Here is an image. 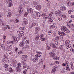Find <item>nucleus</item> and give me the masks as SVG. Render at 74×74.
<instances>
[{
  "label": "nucleus",
  "instance_id": "obj_64",
  "mask_svg": "<svg viewBox=\"0 0 74 74\" xmlns=\"http://www.w3.org/2000/svg\"><path fill=\"white\" fill-rule=\"evenodd\" d=\"M72 29L73 31L74 30V25H73V26L72 27Z\"/></svg>",
  "mask_w": 74,
  "mask_h": 74
},
{
  "label": "nucleus",
  "instance_id": "obj_62",
  "mask_svg": "<svg viewBox=\"0 0 74 74\" xmlns=\"http://www.w3.org/2000/svg\"><path fill=\"white\" fill-rule=\"evenodd\" d=\"M51 20H52V18H51V17H49L48 18V20L49 21H51Z\"/></svg>",
  "mask_w": 74,
  "mask_h": 74
},
{
  "label": "nucleus",
  "instance_id": "obj_44",
  "mask_svg": "<svg viewBox=\"0 0 74 74\" xmlns=\"http://www.w3.org/2000/svg\"><path fill=\"white\" fill-rule=\"evenodd\" d=\"M50 27L51 29H53V26L52 25H50Z\"/></svg>",
  "mask_w": 74,
  "mask_h": 74
},
{
  "label": "nucleus",
  "instance_id": "obj_29",
  "mask_svg": "<svg viewBox=\"0 0 74 74\" xmlns=\"http://www.w3.org/2000/svg\"><path fill=\"white\" fill-rule=\"evenodd\" d=\"M53 59L54 60H59V57H55L53 58Z\"/></svg>",
  "mask_w": 74,
  "mask_h": 74
},
{
  "label": "nucleus",
  "instance_id": "obj_41",
  "mask_svg": "<svg viewBox=\"0 0 74 74\" xmlns=\"http://www.w3.org/2000/svg\"><path fill=\"white\" fill-rule=\"evenodd\" d=\"M21 64H23V65H25L26 66V63L24 62L23 61L21 62Z\"/></svg>",
  "mask_w": 74,
  "mask_h": 74
},
{
  "label": "nucleus",
  "instance_id": "obj_19",
  "mask_svg": "<svg viewBox=\"0 0 74 74\" xmlns=\"http://www.w3.org/2000/svg\"><path fill=\"white\" fill-rule=\"evenodd\" d=\"M25 45V42H21L20 44V47H23Z\"/></svg>",
  "mask_w": 74,
  "mask_h": 74
},
{
  "label": "nucleus",
  "instance_id": "obj_53",
  "mask_svg": "<svg viewBox=\"0 0 74 74\" xmlns=\"http://www.w3.org/2000/svg\"><path fill=\"white\" fill-rule=\"evenodd\" d=\"M70 51L72 52H73L74 51V49H70Z\"/></svg>",
  "mask_w": 74,
  "mask_h": 74
},
{
  "label": "nucleus",
  "instance_id": "obj_56",
  "mask_svg": "<svg viewBox=\"0 0 74 74\" xmlns=\"http://www.w3.org/2000/svg\"><path fill=\"white\" fill-rule=\"evenodd\" d=\"M59 48L60 49L62 50L63 49V46L61 45L60 46Z\"/></svg>",
  "mask_w": 74,
  "mask_h": 74
},
{
  "label": "nucleus",
  "instance_id": "obj_52",
  "mask_svg": "<svg viewBox=\"0 0 74 74\" xmlns=\"http://www.w3.org/2000/svg\"><path fill=\"white\" fill-rule=\"evenodd\" d=\"M6 61L7 63H10V60H9V59H8Z\"/></svg>",
  "mask_w": 74,
  "mask_h": 74
},
{
  "label": "nucleus",
  "instance_id": "obj_14",
  "mask_svg": "<svg viewBox=\"0 0 74 74\" xmlns=\"http://www.w3.org/2000/svg\"><path fill=\"white\" fill-rule=\"evenodd\" d=\"M36 9L38 10H40L41 9V6L40 5H38L36 7Z\"/></svg>",
  "mask_w": 74,
  "mask_h": 74
},
{
  "label": "nucleus",
  "instance_id": "obj_18",
  "mask_svg": "<svg viewBox=\"0 0 74 74\" xmlns=\"http://www.w3.org/2000/svg\"><path fill=\"white\" fill-rule=\"evenodd\" d=\"M5 24V23L4 22H3L2 21V20L0 19V25H1V26H3Z\"/></svg>",
  "mask_w": 74,
  "mask_h": 74
},
{
  "label": "nucleus",
  "instance_id": "obj_37",
  "mask_svg": "<svg viewBox=\"0 0 74 74\" xmlns=\"http://www.w3.org/2000/svg\"><path fill=\"white\" fill-rule=\"evenodd\" d=\"M35 30L36 31H39L40 30V28L38 27H36L35 28Z\"/></svg>",
  "mask_w": 74,
  "mask_h": 74
},
{
  "label": "nucleus",
  "instance_id": "obj_49",
  "mask_svg": "<svg viewBox=\"0 0 74 74\" xmlns=\"http://www.w3.org/2000/svg\"><path fill=\"white\" fill-rule=\"evenodd\" d=\"M53 67L54 69H58V66L57 65L55 66H53Z\"/></svg>",
  "mask_w": 74,
  "mask_h": 74
},
{
  "label": "nucleus",
  "instance_id": "obj_31",
  "mask_svg": "<svg viewBox=\"0 0 74 74\" xmlns=\"http://www.w3.org/2000/svg\"><path fill=\"white\" fill-rule=\"evenodd\" d=\"M40 38H44V37H45L44 35L43 34H42L40 36Z\"/></svg>",
  "mask_w": 74,
  "mask_h": 74
},
{
  "label": "nucleus",
  "instance_id": "obj_61",
  "mask_svg": "<svg viewBox=\"0 0 74 74\" xmlns=\"http://www.w3.org/2000/svg\"><path fill=\"white\" fill-rule=\"evenodd\" d=\"M24 2H25V3H26L27 4H28V3H29V1H24Z\"/></svg>",
  "mask_w": 74,
  "mask_h": 74
},
{
  "label": "nucleus",
  "instance_id": "obj_12",
  "mask_svg": "<svg viewBox=\"0 0 74 74\" xmlns=\"http://www.w3.org/2000/svg\"><path fill=\"white\" fill-rule=\"evenodd\" d=\"M18 12L19 14H21L23 12V9L21 7H20L18 8Z\"/></svg>",
  "mask_w": 74,
  "mask_h": 74
},
{
  "label": "nucleus",
  "instance_id": "obj_55",
  "mask_svg": "<svg viewBox=\"0 0 74 74\" xmlns=\"http://www.w3.org/2000/svg\"><path fill=\"white\" fill-rule=\"evenodd\" d=\"M28 14V13H27V12H25L24 14V16H27V15Z\"/></svg>",
  "mask_w": 74,
  "mask_h": 74
},
{
  "label": "nucleus",
  "instance_id": "obj_50",
  "mask_svg": "<svg viewBox=\"0 0 74 74\" xmlns=\"http://www.w3.org/2000/svg\"><path fill=\"white\" fill-rule=\"evenodd\" d=\"M52 36H53V37H56V33H54L52 35Z\"/></svg>",
  "mask_w": 74,
  "mask_h": 74
},
{
  "label": "nucleus",
  "instance_id": "obj_1",
  "mask_svg": "<svg viewBox=\"0 0 74 74\" xmlns=\"http://www.w3.org/2000/svg\"><path fill=\"white\" fill-rule=\"evenodd\" d=\"M61 29L62 31L64 32L67 33H69L70 32V30L66 28L65 26H62L61 27Z\"/></svg>",
  "mask_w": 74,
  "mask_h": 74
},
{
  "label": "nucleus",
  "instance_id": "obj_34",
  "mask_svg": "<svg viewBox=\"0 0 74 74\" xmlns=\"http://www.w3.org/2000/svg\"><path fill=\"white\" fill-rule=\"evenodd\" d=\"M37 25V24H36L35 23H32V25H31V27H33V26H35V25Z\"/></svg>",
  "mask_w": 74,
  "mask_h": 74
},
{
  "label": "nucleus",
  "instance_id": "obj_25",
  "mask_svg": "<svg viewBox=\"0 0 74 74\" xmlns=\"http://www.w3.org/2000/svg\"><path fill=\"white\" fill-rule=\"evenodd\" d=\"M71 47V45L70 44H69L68 45H67L66 46V47L67 49H68V48H70Z\"/></svg>",
  "mask_w": 74,
  "mask_h": 74
},
{
  "label": "nucleus",
  "instance_id": "obj_47",
  "mask_svg": "<svg viewBox=\"0 0 74 74\" xmlns=\"http://www.w3.org/2000/svg\"><path fill=\"white\" fill-rule=\"evenodd\" d=\"M40 38L41 40V41H45V38Z\"/></svg>",
  "mask_w": 74,
  "mask_h": 74
},
{
  "label": "nucleus",
  "instance_id": "obj_6",
  "mask_svg": "<svg viewBox=\"0 0 74 74\" xmlns=\"http://www.w3.org/2000/svg\"><path fill=\"white\" fill-rule=\"evenodd\" d=\"M58 33L60 36H66V34L63 32L59 31L58 32Z\"/></svg>",
  "mask_w": 74,
  "mask_h": 74
},
{
  "label": "nucleus",
  "instance_id": "obj_45",
  "mask_svg": "<svg viewBox=\"0 0 74 74\" xmlns=\"http://www.w3.org/2000/svg\"><path fill=\"white\" fill-rule=\"evenodd\" d=\"M56 69L53 68V69L52 71H51V72H52L53 71V72H55V71H56Z\"/></svg>",
  "mask_w": 74,
  "mask_h": 74
},
{
  "label": "nucleus",
  "instance_id": "obj_30",
  "mask_svg": "<svg viewBox=\"0 0 74 74\" xmlns=\"http://www.w3.org/2000/svg\"><path fill=\"white\" fill-rule=\"evenodd\" d=\"M69 43H70V40H68L66 41L65 44L66 45H67V44H69Z\"/></svg>",
  "mask_w": 74,
  "mask_h": 74
},
{
  "label": "nucleus",
  "instance_id": "obj_9",
  "mask_svg": "<svg viewBox=\"0 0 74 74\" xmlns=\"http://www.w3.org/2000/svg\"><path fill=\"white\" fill-rule=\"evenodd\" d=\"M22 56L23 57L22 58V59L23 60H25V61H26L27 60V56L26 55H23Z\"/></svg>",
  "mask_w": 74,
  "mask_h": 74
},
{
  "label": "nucleus",
  "instance_id": "obj_35",
  "mask_svg": "<svg viewBox=\"0 0 74 74\" xmlns=\"http://www.w3.org/2000/svg\"><path fill=\"white\" fill-rule=\"evenodd\" d=\"M21 67V65L20 64H18V66H17V67L16 68V69H18L20 68V67Z\"/></svg>",
  "mask_w": 74,
  "mask_h": 74
},
{
  "label": "nucleus",
  "instance_id": "obj_16",
  "mask_svg": "<svg viewBox=\"0 0 74 74\" xmlns=\"http://www.w3.org/2000/svg\"><path fill=\"white\" fill-rule=\"evenodd\" d=\"M8 66H9V65L8 64H5L4 65L3 67H5V71H6V70H7L8 69Z\"/></svg>",
  "mask_w": 74,
  "mask_h": 74
},
{
  "label": "nucleus",
  "instance_id": "obj_32",
  "mask_svg": "<svg viewBox=\"0 0 74 74\" xmlns=\"http://www.w3.org/2000/svg\"><path fill=\"white\" fill-rule=\"evenodd\" d=\"M40 36L38 35L35 37V40H38V39H39V38H40Z\"/></svg>",
  "mask_w": 74,
  "mask_h": 74
},
{
  "label": "nucleus",
  "instance_id": "obj_22",
  "mask_svg": "<svg viewBox=\"0 0 74 74\" xmlns=\"http://www.w3.org/2000/svg\"><path fill=\"white\" fill-rule=\"evenodd\" d=\"M11 45H8L7 46V47H6V49H11Z\"/></svg>",
  "mask_w": 74,
  "mask_h": 74
},
{
  "label": "nucleus",
  "instance_id": "obj_28",
  "mask_svg": "<svg viewBox=\"0 0 74 74\" xmlns=\"http://www.w3.org/2000/svg\"><path fill=\"white\" fill-rule=\"evenodd\" d=\"M66 3L68 5H70V1L69 0H68L66 1Z\"/></svg>",
  "mask_w": 74,
  "mask_h": 74
},
{
  "label": "nucleus",
  "instance_id": "obj_4",
  "mask_svg": "<svg viewBox=\"0 0 74 74\" xmlns=\"http://www.w3.org/2000/svg\"><path fill=\"white\" fill-rule=\"evenodd\" d=\"M17 33H19L18 34L19 37H22V36H24L23 32L18 31H17Z\"/></svg>",
  "mask_w": 74,
  "mask_h": 74
},
{
  "label": "nucleus",
  "instance_id": "obj_54",
  "mask_svg": "<svg viewBox=\"0 0 74 74\" xmlns=\"http://www.w3.org/2000/svg\"><path fill=\"white\" fill-rule=\"evenodd\" d=\"M53 29H56V28H57V27H56V26L54 25V26L53 27Z\"/></svg>",
  "mask_w": 74,
  "mask_h": 74
},
{
  "label": "nucleus",
  "instance_id": "obj_21",
  "mask_svg": "<svg viewBox=\"0 0 74 74\" xmlns=\"http://www.w3.org/2000/svg\"><path fill=\"white\" fill-rule=\"evenodd\" d=\"M32 60L33 62H37V61L38 60V58L37 57H35Z\"/></svg>",
  "mask_w": 74,
  "mask_h": 74
},
{
  "label": "nucleus",
  "instance_id": "obj_8",
  "mask_svg": "<svg viewBox=\"0 0 74 74\" xmlns=\"http://www.w3.org/2000/svg\"><path fill=\"white\" fill-rule=\"evenodd\" d=\"M27 11L30 14H32L33 12V10L32 8H29L27 9Z\"/></svg>",
  "mask_w": 74,
  "mask_h": 74
},
{
  "label": "nucleus",
  "instance_id": "obj_51",
  "mask_svg": "<svg viewBox=\"0 0 74 74\" xmlns=\"http://www.w3.org/2000/svg\"><path fill=\"white\" fill-rule=\"evenodd\" d=\"M71 6H72L73 7H74V2H72L71 3Z\"/></svg>",
  "mask_w": 74,
  "mask_h": 74
},
{
  "label": "nucleus",
  "instance_id": "obj_42",
  "mask_svg": "<svg viewBox=\"0 0 74 74\" xmlns=\"http://www.w3.org/2000/svg\"><path fill=\"white\" fill-rule=\"evenodd\" d=\"M17 69V72H20L21 71V69L17 68V69Z\"/></svg>",
  "mask_w": 74,
  "mask_h": 74
},
{
  "label": "nucleus",
  "instance_id": "obj_43",
  "mask_svg": "<svg viewBox=\"0 0 74 74\" xmlns=\"http://www.w3.org/2000/svg\"><path fill=\"white\" fill-rule=\"evenodd\" d=\"M19 29L20 30H24V29H25V28H24L23 27H20Z\"/></svg>",
  "mask_w": 74,
  "mask_h": 74
},
{
  "label": "nucleus",
  "instance_id": "obj_23",
  "mask_svg": "<svg viewBox=\"0 0 74 74\" xmlns=\"http://www.w3.org/2000/svg\"><path fill=\"white\" fill-rule=\"evenodd\" d=\"M8 14L7 15V17L8 18H10L12 16V13L11 12H9L8 13Z\"/></svg>",
  "mask_w": 74,
  "mask_h": 74
},
{
  "label": "nucleus",
  "instance_id": "obj_5",
  "mask_svg": "<svg viewBox=\"0 0 74 74\" xmlns=\"http://www.w3.org/2000/svg\"><path fill=\"white\" fill-rule=\"evenodd\" d=\"M8 3L9 4L8 6V7H10L12 5V0H9L8 1Z\"/></svg>",
  "mask_w": 74,
  "mask_h": 74
},
{
  "label": "nucleus",
  "instance_id": "obj_20",
  "mask_svg": "<svg viewBox=\"0 0 74 74\" xmlns=\"http://www.w3.org/2000/svg\"><path fill=\"white\" fill-rule=\"evenodd\" d=\"M36 16H37V17H40L41 16L40 14V13L38 12H37L36 13Z\"/></svg>",
  "mask_w": 74,
  "mask_h": 74
},
{
  "label": "nucleus",
  "instance_id": "obj_58",
  "mask_svg": "<svg viewBox=\"0 0 74 74\" xmlns=\"http://www.w3.org/2000/svg\"><path fill=\"white\" fill-rule=\"evenodd\" d=\"M62 16V17H63V18H66L65 15L64 14Z\"/></svg>",
  "mask_w": 74,
  "mask_h": 74
},
{
  "label": "nucleus",
  "instance_id": "obj_24",
  "mask_svg": "<svg viewBox=\"0 0 74 74\" xmlns=\"http://www.w3.org/2000/svg\"><path fill=\"white\" fill-rule=\"evenodd\" d=\"M67 26H68V27H69V28H71V27H73V24H67Z\"/></svg>",
  "mask_w": 74,
  "mask_h": 74
},
{
  "label": "nucleus",
  "instance_id": "obj_48",
  "mask_svg": "<svg viewBox=\"0 0 74 74\" xmlns=\"http://www.w3.org/2000/svg\"><path fill=\"white\" fill-rule=\"evenodd\" d=\"M66 70H68L69 71H70V69L69 68V66H67V67H66Z\"/></svg>",
  "mask_w": 74,
  "mask_h": 74
},
{
  "label": "nucleus",
  "instance_id": "obj_63",
  "mask_svg": "<svg viewBox=\"0 0 74 74\" xmlns=\"http://www.w3.org/2000/svg\"><path fill=\"white\" fill-rule=\"evenodd\" d=\"M56 51V49H54L52 50V52H55Z\"/></svg>",
  "mask_w": 74,
  "mask_h": 74
},
{
  "label": "nucleus",
  "instance_id": "obj_39",
  "mask_svg": "<svg viewBox=\"0 0 74 74\" xmlns=\"http://www.w3.org/2000/svg\"><path fill=\"white\" fill-rule=\"evenodd\" d=\"M37 73H38V72L36 71H33L32 72V74H37Z\"/></svg>",
  "mask_w": 74,
  "mask_h": 74
},
{
  "label": "nucleus",
  "instance_id": "obj_60",
  "mask_svg": "<svg viewBox=\"0 0 74 74\" xmlns=\"http://www.w3.org/2000/svg\"><path fill=\"white\" fill-rule=\"evenodd\" d=\"M62 73H65V69H63L62 71Z\"/></svg>",
  "mask_w": 74,
  "mask_h": 74
},
{
  "label": "nucleus",
  "instance_id": "obj_33",
  "mask_svg": "<svg viewBox=\"0 0 74 74\" xmlns=\"http://www.w3.org/2000/svg\"><path fill=\"white\" fill-rule=\"evenodd\" d=\"M26 38H27V37L26 36H25L22 38V40L23 41H24V40H25Z\"/></svg>",
  "mask_w": 74,
  "mask_h": 74
},
{
  "label": "nucleus",
  "instance_id": "obj_38",
  "mask_svg": "<svg viewBox=\"0 0 74 74\" xmlns=\"http://www.w3.org/2000/svg\"><path fill=\"white\" fill-rule=\"evenodd\" d=\"M58 19L59 20V21H62V17H59L58 18Z\"/></svg>",
  "mask_w": 74,
  "mask_h": 74
},
{
  "label": "nucleus",
  "instance_id": "obj_10",
  "mask_svg": "<svg viewBox=\"0 0 74 74\" xmlns=\"http://www.w3.org/2000/svg\"><path fill=\"white\" fill-rule=\"evenodd\" d=\"M56 55V54L55 53L53 52H51L49 53V55L50 56V57H51L52 58L55 57Z\"/></svg>",
  "mask_w": 74,
  "mask_h": 74
},
{
  "label": "nucleus",
  "instance_id": "obj_27",
  "mask_svg": "<svg viewBox=\"0 0 74 74\" xmlns=\"http://www.w3.org/2000/svg\"><path fill=\"white\" fill-rule=\"evenodd\" d=\"M1 47L3 50H4L5 49V47L4 46V45L3 44L1 45Z\"/></svg>",
  "mask_w": 74,
  "mask_h": 74
},
{
  "label": "nucleus",
  "instance_id": "obj_46",
  "mask_svg": "<svg viewBox=\"0 0 74 74\" xmlns=\"http://www.w3.org/2000/svg\"><path fill=\"white\" fill-rule=\"evenodd\" d=\"M56 38H57V40L60 39V37L59 36H57L56 37Z\"/></svg>",
  "mask_w": 74,
  "mask_h": 74
},
{
  "label": "nucleus",
  "instance_id": "obj_26",
  "mask_svg": "<svg viewBox=\"0 0 74 74\" xmlns=\"http://www.w3.org/2000/svg\"><path fill=\"white\" fill-rule=\"evenodd\" d=\"M10 66L12 67H15V64L14 63V62H11V63L10 64Z\"/></svg>",
  "mask_w": 74,
  "mask_h": 74
},
{
  "label": "nucleus",
  "instance_id": "obj_11",
  "mask_svg": "<svg viewBox=\"0 0 74 74\" xmlns=\"http://www.w3.org/2000/svg\"><path fill=\"white\" fill-rule=\"evenodd\" d=\"M23 21L24 23H23V25H27V24L28 23L27 22V19H23Z\"/></svg>",
  "mask_w": 74,
  "mask_h": 74
},
{
  "label": "nucleus",
  "instance_id": "obj_36",
  "mask_svg": "<svg viewBox=\"0 0 74 74\" xmlns=\"http://www.w3.org/2000/svg\"><path fill=\"white\" fill-rule=\"evenodd\" d=\"M52 34V31H50L48 32V34L49 35H51Z\"/></svg>",
  "mask_w": 74,
  "mask_h": 74
},
{
  "label": "nucleus",
  "instance_id": "obj_59",
  "mask_svg": "<svg viewBox=\"0 0 74 74\" xmlns=\"http://www.w3.org/2000/svg\"><path fill=\"white\" fill-rule=\"evenodd\" d=\"M73 11V10H69L68 11V12L69 14H71V12H72Z\"/></svg>",
  "mask_w": 74,
  "mask_h": 74
},
{
  "label": "nucleus",
  "instance_id": "obj_2",
  "mask_svg": "<svg viewBox=\"0 0 74 74\" xmlns=\"http://www.w3.org/2000/svg\"><path fill=\"white\" fill-rule=\"evenodd\" d=\"M18 38L17 37H16L14 38V40L9 42V41L7 42V43L8 44H16L18 42Z\"/></svg>",
  "mask_w": 74,
  "mask_h": 74
},
{
  "label": "nucleus",
  "instance_id": "obj_15",
  "mask_svg": "<svg viewBox=\"0 0 74 74\" xmlns=\"http://www.w3.org/2000/svg\"><path fill=\"white\" fill-rule=\"evenodd\" d=\"M50 45L53 48H57V47L56 46V45L53 43L50 44Z\"/></svg>",
  "mask_w": 74,
  "mask_h": 74
},
{
  "label": "nucleus",
  "instance_id": "obj_3",
  "mask_svg": "<svg viewBox=\"0 0 74 74\" xmlns=\"http://www.w3.org/2000/svg\"><path fill=\"white\" fill-rule=\"evenodd\" d=\"M7 54L9 56H12L13 55L12 52L10 50H8L7 51Z\"/></svg>",
  "mask_w": 74,
  "mask_h": 74
},
{
  "label": "nucleus",
  "instance_id": "obj_40",
  "mask_svg": "<svg viewBox=\"0 0 74 74\" xmlns=\"http://www.w3.org/2000/svg\"><path fill=\"white\" fill-rule=\"evenodd\" d=\"M48 22L49 23H50V24L52 23L53 22V20H52V19H51Z\"/></svg>",
  "mask_w": 74,
  "mask_h": 74
},
{
  "label": "nucleus",
  "instance_id": "obj_17",
  "mask_svg": "<svg viewBox=\"0 0 74 74\" xmlns=\"http://www.w3.org/2000/svg\"><path fill=\"white\" fill-rule=\"evenodd\" d=\"M60 8V10L62 11H64L66 10V7L64 6H61Z\"/></svg>",
  "mask_w": 74,
  "mask_h": 74
},
{
  "label": "nucleus",
  "instance_id": "obj_13",
  "mask_svg": "<svg viewBox=\"0 0 74 74\" xmlns=\"http://www.w3.org/2000/svg\"><path fill=\"white\" fill-rule=\"evenodd\" d=\"M6 71H9L10 73H12L13 71V69L11 67L8 68L7 69H6Z\"/></svg>",
  "mask_w": 74,
  "mask_h": 74
},
{
  "label": "nucleus",
  "instance_id": "obj_57",
  "mask_svg": "<svg viewBox=\"0 0 74 74\" xmlns=\"http://www.w3.org/2000/svg\"><path fill=\"white\" fill-rule=\"evenodd\" d=\"M10 22H14V20H13L12 19H11L10 20Z\"/></svg>",
  "mask_w": 74,
  "mask_h": 74
},
{
  "label": "nucleus",
  "instance_id": "obj_7",
  "mask_svg": "<svg viewBox=\"0 0 74 74\" xmlns=\"http://www.w3.org/2000/svg\"><path fill=\"white\" fill-rule=\"evenodd\" d=\"M41 16H43V18H44V19H47L48 17H49V16L47 15H46L45 14H42L41 15Z\"/></svg>",
  "mask_w": 74,
  "mask_h": 74
}]
</instances>
